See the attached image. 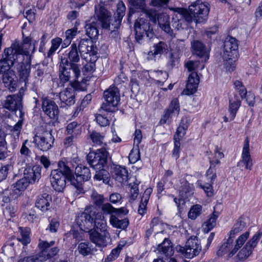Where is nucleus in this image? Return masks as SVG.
I'll use <instances>...</instances> for the list:
<instances>
[{"label": "nucleus", "mask_w": 262, "mask_h": 262, "mask_svg": "<svg viewBox=\"0 0 262 262\" xmlns=\"http://www.w3.org/2000/svg\"><path fill=\"white\" fill-rule=\"evenodd\" d=\"M249 236L250 232L248 231L239 236L236 239L235 246L232 250L231 249L232 247V241L229 238L226 242L223 243L220 246L219 250L217 251V256L221 257L225 254L229 253L228 257H232L242 248L236 256L239 260H244L247 258L252 254L254 248L256 247L261 237V233L260 232H256L245 244Z\"/></svg>", "instance_id": "obj_1"}, {"label": "nucleus", "mask_w": 262, "mask_h": 262, "mask_svg": "<svg viewBox=\"0 0 262 262\" xmlns=\"http://www.w3.org/2000/svg\"><path fill=\"white\" fill-rule=\"evenodd\" d=\"M67 56L68 58L61 56L59 65L60 79L63 82L70 81L71 78H73V81H76L80 75V70L77 64L80 58L76 43L72 44Z\"/></svg>", "instance_id": "obj_2"}, {"label": "nucleus", "mask_w": 262, "mask_h": 262, "mask_svg": "<svg viewBox=\"0 0 262 262\" xmlns=\"http://www.w3.org/2000/svg\"><path fill=\"white\" fill-rule=\"evenodd\" d=\"M50 182L54 189L58 192H61L65 188L67 180L75 187H80L76 183L74 176L67 163L62 161L58 163V168L51 171L50 175Z\"/></svg>", "instance_id": "obj_3"}, {"label": "nucleus", "mask_w": 262, "mask_h": 262, "mask_svg": "<svg viewBox=\"0 0 262 262\" xmlns=\"http://www.w3.org/2000/svg\"><path fill=\"white\" fill-rule=\"evenodd\" d=\"M170 9L181 15L188 23L194 20L196 23H201L207 19L210 7L208 4L197 1L189 6L188 10L181 8Z\"/></svg>", "instance_id": "obj_4"}, {"label": "nucleus", "mask_w": 262, "mask_h": 262, "mask_svg": "<svg viewBox=\"0 0 262 262\" xmlns=\"http://www.w3.org/2000/svg\"><path fill=\"white\" fill-rule=\"evenodd\" d=\"M24 50L18 42H14L11 47L4 50V57L0 60V72L4 73L11 71V67L15 68L17 60H22L23 54H28Z\"/></svg>", "instance_id": "obj_5"}, {"label": "nucleus", "mask_w": 262, "mask_h": 262, "mask_svg": "<svg viewBox=\"0 0 262 262\" xmlns=\"http://www.w3.org/2000/svg\"><path fill=\"white\" fill-rule=\"evenodd\" d=\"M54 140L52 130L43 129L41 133H38L34 136L33 142L38 149L46 151L52 148Z\"/></svg>", "instance_id": "obj_6"}, {"label": "nucleus", "mask_w": 262, "mask_h": 262, "mask_svg": "<svg viewBox=\"0 0 262 262\" xmlns=\"http://www.w3.org/2000/svg\"><path fill=\"white\" fill-rule=\"evenodd\" d=\"M210 168L206 173V178L208 182H204L203 183L201 181L197 182V184L201 189L204 190L208 196H212L213 195L212 184L216 178L215 167L216 165L220 164V162L216 160L215 161H210Z\"/></svg>", "instance_id": "obj_7"}, {"label": "nucleus", "mask_w": 262, "mask_h": 262, "mask_svg": "<svg viewBox=\"0 0 262 262\" xmlns=\"http://www.w3.org/2000/svg\"><path fill=\"white\" fill-rule=\"evenodd\" d=\"M176 248L178 252L187 258H192L198 255L201 250L200 242L195 237L188 239L185 247L178 245Z\"/></svg>", "instance_id": "obj_8"}, {"label": "nucleus", "mask_w": 262, "mask_h": 262, "mask_svg": "<svg viewBox=\"0 0 262 262\" xmlns=\"http://www.w3.org/2000/svg\"><path fill=\"white\" fill-rule=\"evenodd\" d=\"M95 16L97 18L103 29L112 32L115 31V28H112L113 19H111V13L106 9L103 3H100L95 6Z\"/></svg>", "instance_id": "obj_9"}, {"label": "nucleus", "mask_w": 262, "mask_h": 262, "mask_svg": "<svg viewBox=\"0 0 262 262\" xmlns=\"http://www.w3.org/2000/svg\"><path fill=\"white\" fill-rule=\"evenodd\" d=\"M108 152L105 148L97 149L88 156V163L95 169L103 168L107 163Z\"/></svg>", "instance_id": "obj_10"}, {"label": "nucleus", "mask_w": 262, "mask_h": 262, "mask_svg": "<svg viewBox=\"0 0 262 262\" xmlns=\"http://www.w3.org/2000/svg\"><path fill=\"white\" fill-rule=\"evenodd\" d=\"M103 96L106 102L103 103L101 108L107 112L114 111L120 101L119 91L116 88H110L105 91Z\"/></svg>", "instance_id": "obj_11"}, {"label": "nucleus", "mask_w": 262, "mask_h": 262, "mask_svg": "<svg viewBox=\"0 0 262 262\" xmlns=\"http://www.w3.org/2000/svg\"><path fill=\"white\" fill-rule=\"evenodd\" d=\"M134 29L136 39L139 42L144 37L151 38L153 35L152 29L149 21L143 18H139L135 23Z\"/></svg>", "instance_id": "obj_12"}, {"label": "nucleus", "mask_w": 262, "mask_h": 262, "mask_svg": "<svg viewBox=\"0 0 262 262\" xmlns=\"http://www.w3.org/2000/svg\"><path fill=\"white\" fill-rule=\"evenodd\" d=\"M24 92L25 90L21 88L17 94L8 96L4 102V107L12 112L19 110L21 117V101Z\"/></svg>", "instance_id": "obj_13"}, {"label": "nucleus", "mask_w": 262, "mask_h": 262, "mask_svg": "<svg viewBox=\"0 0 262 262\" xmlns=\"http://www.w3.org/2000/svg\"><path fill=\"white\" fill-rule=\"evenodd\" d=\"M95 211L88 210L81 214L77 219L76 221L80 228L85 232L89 231L93 229V223L94 220V216Z\"/></svg>", "instance_id": "obj_14"}, {"label": "nucleus", "mask_w": 262, "mask_h": 262, "mask_svg": "<svg viewBox=\"0 0 262 262\" xmlns=\"http://www.w3.org/2000/svg\"><path fill=\"white\" fill-rule=\"evenodd\" d=\"M55 242L52 241L48 242L46 241L39 240L38 247L40 249V254L42 262L55 256L59 252V249L57 247H53L50 250L48 248L53 246Z\"/></svg>", "instance_id": "obj_15"}, {"label": "nucleus", "mask_w": 262, "mask_h": 262, "mask_svg": "<svg viewBox=\"0 0 262 262\" xmlns=\"http://www.w3.org/2000/svg\"><path fill=\"white\" fill-rule=\"evenodd\" d=\"M79 52L89 55L91 60L96 61L97 59V48L94 45L93 41L89 39H81L78 43Z\"/></svg>", "instance_id": "obj_16"}, {"label": "nucleus", "mask_w": 262, "mask_h": 262, "mask_svg": "<svg viewBox=\"0 0 262 262\" xmlns=\"http://www.w3.org/2000/svg\"><path fill=\"white\" fill-rule=\"evenodd\" d=\"M24 58L22 60H18L14 68L18 74L19 81L24 83L25 85L26 86L29 83L31 64L29 62H24Z\"/></svg>", "instance_id": "obj_17"}, {"label": "nucleus", "mask_w": 262, "mask_h": 262, "mask_svg": "<svg viewBox=\"0 0 262 262\" xmlns=\"http://www.w3.org/2000/svg\"><path fill=\"white\" fill-rule=\"evenodd\" d=\"M99 233L96 230L89 231L91 241L99 247H105L111 242V236L108 232Z\"/></svg>", "instance_id": "obj_18"}, {"label": "nucleus", "mask_w": 262, "mask_h": 262, "mask_svg": "<svg viewBox=\"0 0 262 262\" xmlns=\"http://www.w3.org/2000/svg\"><path fill=\"white\" fill-rule=\"evenodd\" d=\"M180 107L178 98L172 99L165 112L164 114L160 120V124L166 123L172 117H177L180 112Z\"/></svg>", "instance_id": "obj_19"}, {"label": "nucleus", "mask_w": 262, "mask_h": 262, "mask_svg": "<svg viewBox=\"0 0 262 262\" xmlns=\"http://www.w3.org/2000/svg\"><path fill=\"white\" fill-rule=\"evenodd\" d=\"M75 174L76 176V183L80 185V187L76 188L81 191L82 182L89 180L91 178L90 170L84 165H78L75 168Z\"/></svg>", "instance_id": "obj_20"}, {"label": "nucleus", "mask_w": 262, "mask_h": 262, "mask_svg": "<svg viewBox=\"0 0 262 262\" xmlns=\"http://www.w3.org/2000/svg\"><path fill=\"white\" fill-rule=\"evenodd\" d=\"M237 40L231 36H228L224 42L223 58L237 56Z\"/></svg>", "instance_id": "obj_21"}, {"label": "nucleus", "mask_w": 262, "mask_h": 262, "mask_svg": "<svg viewBox=\"0 0 262 262\" xmlns=\"http://www.w3.org/2000/svg\"><path fill=\"white\" fill-rule=\"evenodd\" d=\"M237 166L239 167L245 166L246 169L251 170L252 168V160L250 154L249 140L246 138L245 140L243 152L242 155V160L238 163Z\"/></svg>", "instance_id": "obj_22"}, {"label": "nucleus", "mask_w": 262, "mask_h": 262, "mask_svg": "<svg viewBox=\"0 0 262 262\" xmlns=\"http://www.w3.org/2000/svg\"><path fill=\"white\" fill-rule=\"evenodd\" d=\"M42 108L45 113L50 118H55L59 113L58 106L54 101L50 99L43 100Z\"/></svg>", "instance_id": "obj_23"}, {"label": "nucleus", "mask_w": 262, "mask_h": 262, "mask_svg": "<svg viewBox=\"0 0 262 262\" xmlns=\"http://www.w3.org/2000/svg\"><path fill=\"white\" fill-rule=\"evenodd\" d=\"M41 168L38 165L26 168L24 170L25 178L29 183H35L41 177Z\"/></svg>", "instance_id": "obj_24"}, {"label": "nucleus", "mask_w": 262, "mask_h": 262, "mask_svg": "<svg viewBox=\"0 0 262 262\" xmlns=\"http://www.w3.org/2000/svg\"><path fill=\"white\" fill-rule=\"evenodd\" d=\"M200 82V77L196 72H191L189 75L186 84V89L183 91L186 95H191L196 91Z\"/></svg>", "instance_id": "obj_25"}, {"label": "nucleus", "mask_w": 262, "mask_h": 262, "mask_svg": "<svg viewBox=\"0 0 262 262\" xmlns=\"http://www.w3.org/2000/svg\"><path fill=\"white\" fill-rule=\"evenodd\" d=\"M15 78V72L13 70L2 74V80L5 87L12 92L16 90L17 81Z\"/></svg>", "instance_id": "obj_26"}, {"label": "nucleus", "mask_w": 262, "mask_h": 262, "mask_svg": "<svg viewBox=\"0 0 262 262\" xmlns=\"http://www.w3.org/2000/svg\"><path fill=\"white\" fill-rule=\"evenodd\" d=\"M51 202V196L45 193L37 196L35 202V207L42 212H46L49 210Z\"/></svg>", "instance_id": "obj_27"}, {"label": "nucleus", "mask_w": 262, "mask_h": 262, "mask_svg": "<svg viewBox=\"0 0 262 262\" xmlns=\"http://www.w3.org/2000/svg\"><path fill=\"white\" fill-rule=\"evenodd\" d=\"M59 98L61 103L67 105H72L75 103V91L73 88H67L59 93Z\"/></svg>", "instance_id": "obj_28"}, {"label": "nucleus", "mask_w": 262, "mask_h": 262, "mask_svg": "<svg viewBox=\"0 0 262 262\" xmlns=\"http://www.w3.org/2000/svg\"><path fill=\"white\" fill-rule=\"evenodd\" d=\"M125 10L126 7L124 3L121 1L119 2L117 4V11L113 19L112 28H115V30L119 28L121 20L125 15Z\"/></svg>", "instance_id": "obj_29"}, {"label": "nucleus", "mask_w": 262, "mask_h": 262, "mask_svg": "<svg viewBox=\"0 0 262 262\" xmlns=\"http://www.w3.org/2000/svg\"><path fill=\"white\" fill-rule=\"evenodd\" d=\"M114 177L116 181L121 184L126 183L128 179L127 170L120 165H116L114 168Z\"/></svg>", "instance_id": "obj_30"}, {"label": "nucleus", "mask_w": 262, "mask_h": 262, "mask_svg": "<svg viewBox=\"0 0 262 262\" xmlns=\"http://www.w3.org/2000/svg\"><path fill=\"white\" fill-rule=\"evenodd\" d=\"M235 95L233 97L231 95L229 97V113L230 120H233L237 113V111L241 106V101L239 100Z\"/></svg>", "instance_id": "obj_31"}, {"label": "nucleus", "mask_w": 262, "mask_h": 262, "mask_svg": "<svg viewBox=\"0 0 262 262\" xmlns=\"http://www.w3.org/2000/svg\"><path fill=\"white\" fill-rule=\"evenodd\" d=\"M192 52L193 54L202 57L208 58V53L205 46L199 40H194L191 42Z\"/></svg>", "instance_id": "obj_32"}, {"label": "nucleus", "mask_w": 262, "mask_h": 262, "mask_svg": "<svg viewBox=\"0 0 262 262\" xmlns=\"http://www.w3.org/2000/svg\"><path fill=\"white\" fill-rule=\"evenodd\" d=\"M157 250L159 253L164 254L166 256H171L173 254V250L170 241L165 238L161 244L159 245Z\"/></svg>", "instance_id": "obj_33"}, {"label": "nucleus", "mask_w": 262, "mask_h": 262, "mask_svg": "<svg viewBox=\"0 0 262 262\" xmlns=\"http://www.w3.org/2000/svg\"><path fill=\"white\" fill-rule=\"evenodd\" d=\"M94 217L93 228L96 227L101 232H107V224L104 216L101 213L95 211Z\"/></svg>", "instance_id": "obj_34"}, {"label": "nucleus", "mask_w": 262, "mask_h": 262, "mask_svg": "<svg viewBox=\"0 0 262 262\" xmlns=\"http://www.w3.org/2000/svg\"><path fill=\"white\" fill-rule=\"evenodd\" d=\"M152 191V189L151 188H148L145 190L142 195L138 210V213L142 215L146 213V205Z\"/></svg>", "instance_id": "obj_35"}, {"label": "nucleus", "mask_w": 262, "mask_h": 262, "mask_svg": "<svg viewBox=\"0 0 262 262\" xmlns=\"http://www.w3.org/2000/svg\"><path fill=\"white\" fill-rule=\"evenodd\" d=\"M110 223L113 227L122 230L125 229L129 224V221L127 219L119 220L114 215L110 216Z\"/></svg>", "instance_id": "obj_36"}, {"label": "nucleus", "mask_w": 262, "mask_h": 262, "mask_svg": "<svg viewBox=\"0 0 262 262\" xmlns=\"http://www.w3.org/2000/svg\"><path fill=\"white\" fill-rule=\"evenodd\" d=\"M19 42L18 41H17ZM23 45L19 43V45L24 50L28 51V54H23V58L25 56H28L30 53H33L35 51V41H33L29 37H25L23 38Z\"/></svg>", "instance_id": "obj_37"}, {"label": "nucleus", "mask_w": 262, "mask_h": 262, "mask_svg": "<svg viewBox=\"0 0 262 262\" xmlns=\"http://www.w3.org/2000/svg\"><path fill=\"white\" fill-rule=\"evenodd\" d=\"M89 137L94 144L97 146H106L104 143V135L100 134L95 130H92L89 132Z\"/></svg>", "instance_id": "obj_38"}, {"label": "nucleus", "mask_w": 262, "mask_h": 262, "mask_svg": "<svg viewBox=\"0 0 262 262\" xmlns=\"http://www.w3.org/2000/svg\"><path fill=\"white\" fill-rule=\"evenodd\" d=\"M28 180L26 178H23L12 185V190L16 194H18L24 191L28 187Z\"/></svg>", "instance_id": "obj_39"}, {"label": "nucleus", "mask_w": 262, "mask_h": 262, "mask_svg": "<svg viewBox=\"0 0 262 262\" xmlns=\"http://www.w3.org/2000/svg\"><path fill=\"white\" fill-rule=\"evenodd\" d=\"M182 185L181 187L180 194L182 197L186 198L193 193V186L189 184L185 179L181 180Z\"/></svg>", "instance_id": "obj_40"}, {"label": "nucleus", "mask_w": 262, "mask_h": 262, "mask_svg": "<svg viewBox=\"0 0 262 262\" xmlns=\"http://www.w3.org/2000/svg\"><path fill=\"white\" fill-rule=\"evenodd\" d=\"M217 217L218 213L213 212L209 219L202 225V228L204 232H208L215 226Z\"/></svg>", "instance_id": "obj_41"}, {"label": "nucleus", "mask_w": 262, "mask_h": 262, "mask_svg": "<svg viewBox=\"0 0 262 262\" xmlns=\"http://www.w3.org/2000/svg\"><path fill=\"white\" fill-rule=\"evenodd\" d=\"M3 253L9 257V262H13L12 258L15 253V243L12 241L8 242L3 247Z\"/></svg>", "instance_id": "obj_42"}, {"label": "nucleus", "mask_w": 262, "mask_h": 262, "mask_svg": "<svg viewBox=\"0 0 262 262\" xmlns=\"http://www.w3.org/2000/svg\"><path fill=\"white\" fill-rule=\"evenodd\" d=\"M96 172L94 176V179L97 181H102L103 183L108 184L110 176L108 172L103 168L96 169Z\"/></svg>", "instance_id": "obj_43"}, {"label": "nucleus", "mask_w": 262, "mask_h": 262, "mask_svg": "<svg viewBox=\"0 0 262 262\" xmlns=\"http://www.w3.org/2000/svg\"><path fill=\"white\" fill-rule=\"evenodd\" d=\"M86 34L91 39H96L99 35V31L94 22L87 23L85 26Z\"/></svg>", "instance_id": "obj_44"}, {"label": "nucleus", "mask_w": 262, "mask_h": 262, "mask_svg": "<svg viewBox=\"0 0 262 262\" xmlns=\"http://www.w3.org/2000/svg\"><path fill=\"white\" fill-rule=\"evenodd\" d=\"M188 127V124L186 121L184 122L182 120L179 126L178 127L177 132L174 137V140H179L180 141L181 139L184 137L186 134V131Z\"/></svg>", "instance_id": "obj_45"}, {"label": "nucleus", "mask_w": 262, "mask_h": 262, "mask_svg": "<svg viewBox=\"0 0 262 262\" xmlns=\"http://www.w3.org/2000/svg\"><path fill=\"white\" fill-rule=\"evenodd\" d=\"M246 227V223L242 220L241 218L239 219L234 225L232 229L230 231V236L233 237L241 232Z\"/></svg>", "instance_id": "obj_46"}, {"label": "nucleus", "mask_w": 262, "mask_h": 262, "mask_svg": "<svg viewBox=\"0 0 262 262\" xmlns=\"http://www.w3.org/2000/svg\"><path fill=\"white\" fill-rule=\"evenodd\" d=\"M19 231L21 235V238L19 240L23 243V244L26 245L29 244L30 242V238L29 236L30 229L29 228L26 227H19Z\"/></svg>", "instance_id": "obj_47"}, {"label": "nucleus", "mask_w": 262, "mask_h": 262, "mask_svg": "<svg viewBox=\"0 0 262 262\" xmlns=\"http://www.w3.org/2000/svg\"><path fill=\"white\" fill-rule=\"evenodd\" d=\"M62 41V40L60 37H56L52 40V46L47 53V57L50 58L53 55L61 44Z\"/></svg>", "instance_id": "obj_48"}, {"label": "nucleus", "mask_w": 262, "mask_h": 262, "mask_svg": "<svg viewBox=\"0 0 262 262\" xmlns=\"http://www.w3.org/2000/svg\"><path fill=\"white\" fill-rule=\"evenodd\" d=\"M142 12L145 13L146 16L148 17L149 20L153 23L156 24L157 23V18L160 13H158L156 9L147 8L146 7Z\"/></svg>", "instance_id": "obj_49"}, {"label": "nucleus", "mask_w": 262, "mask_h": 262, "mask_svg": "<svg viewBox=\"0 0 262 262\" xmlns=\"http://www.w3.org/2000/svg\"><path fill=\"white\" fill-rule=\"evenodd\" d=\"M78 249L79 252L84 256L88 255L92 252L91 245L89 242L81 243L78 245Z\"/></svg>", "instance_id": "obj_50"}, {"label": "nucleus", "mask_w": 262, "mask_h": 262, "mask_svg": "<svg viewBox=\"0 0 262 262\" xmlns=\"http://www.w3.org/2000/svg\"><path fill=\"white\" fill-rule=\"evenodd\" d=\"M202 207L200 205L196 204L192 206L188 213V216L191 220H195L199 216L202 211Z\"/></svg>", "instance_id": "obj_51"}, {"label": "nucleus", "mask_w": 262, "mask_h": 262, "mask_svg": "<svg viewBox=\"0 0 262 262\" xmlns=\"http://www.w3.org/2000/svg\"><path fill=\"white\" fill-rule=\"evenodd\" d=\"M67 132L69 135L75 136L79 135L80 133V130L78 128V123L74 121L68 124L67 126Z\"/></svg>", "instance_id": "obj_52"}, {"label": "nucleus", "mask_w": 262, "mask_h": 262, "mask_svg": "<svg viewBox=\"0 0 262 262\" xmlns=\"http://www.w3.org/2000/svg\"><path fill=\"white\" fill-rule=\"evenodd\" d=\"M237 56L235 57H229V58H224L225 65L227 70L229 72L233 71L235 68V61Z\"/></svg>", "instance_id": "obj_53"}, {"label": "nucleus", "mask_w": 262, "mask_h": 262, "mask_svg": "<svg viewBox=\"0 0 262 262\" xmlns=\"http://www.w3.org/2000/svg\"><path fill=\"white\" fill-rule=\"evenodd\" d=\"M167 46L164 42L160 41L158 43L155 45L154 46V52L152 51L148 53V55L150 56L153 55H158L162 54L164 50L166 49Z\"/></svg>", "instance_id": "obj_54"}, {"label": "nucleus", "mask_w": 262, "mask_h": 262, "mask_svg": "<svg viewBox=\"0 0 262 262\" xmlns=\"http://www.w3.org/2000/svg\"><path fill=\"white\" fill-rule=\"evenodd\" d=\"M91 197L93 203L96 206L99 207L103 205L104 201V198L103 195L98 193L96 191H93Z\"/></svg>", "instance_id": "obj_55"}, {"label": "nucleus", "mask_w": 262, "mask_h": 262, "mask_svg": "<svg viewBox=\"0 0 262 262\" xmlns=\"http://www.w3.org/2000/svg\"><path fill=\"white\" fill-rule=\"evenodd\" d=\"M18 262H42L40 252L20 258Z\"/></svg>", "instance_id": "obj_56"}, {"label": "nucleus", "mask_w": 262, "mask_h": 262, "mask_svg": "<svg viewBox=\"0 0 262 262\" xmlns=\"http://www.w3.org/2000/svg\"><path fill=\"white\" fill-rule=\"evenodd\" d=\"M130 5L138 11L143 12L146 7L144 0H129Z\"/></svg>", "instance_id": "obj_57"}, {"label": "nucleus", "mask_w": 262, "mask_h": 262, "mask_svg": "<svg viewBox=\"0 0 262 262\" xmlns=\"http://www.w3.org/2000/svg\"><path fill=\"white\" fill-rule=\"evenodd\" d=\"M139 182H134L130 190L129 202H133L136 200L139 194L138 185Z\"/></svg>", "instance_id": "obj_58"}, {"label": "nucleus", "mask_w": 262, "mask_h": 262, "mask_svg": "<svg viewBox=\"0 0 262 262\" xmlns=\"http://www.w3.org/2000/svg\"><path fill=\"white\" fill-rule=\"evenodd\" d=\"M140 158V150L138 148H134L130 151L128 159L131 163H135Z\"/></svg>", "instance_id": "obj_59"}, {"label": "nucleus", "mask_w": 262, "mask_h": 262, "mask_svg": "<svg viewBox=\"0 0 262 262\" xmlns=\"http://www.w3.org/2000/svg\"><path fill=\"white\" fill-rule=\"evenodd\" d=\"M185 46V40L184 39H176L172 41L170 47L172 50H176L178 52H180L184 49Z\"/></svg>", "instance_id": "obj_60"}, {"label": "nucleus", "mask_w": 262, "mask_h": 262, "mask_svg": "<svg viewBox=\"0 0 262 262\" xmlns=\"http://www.w3.org/2000/svg\"><path fill=\"white\" fill-rule=\"evenodd\" d=\"M170 17L168 14L165 13H160L157 18V22L160 26L169 23Z\"/></svg>", "instance_id": "obj_61"}, {"label": "nucleus", "mask_w": 262, "mask_h": 262, "mask_svg": "<svg viewBox=\"0 0 262 262\" xmlns=\"http://www.w3.org/2000/svg\"><path fill=\"white\" fill-rule=\"evenodd\" d=\"M169 0H151L149 5L157 8H163L167 6Z\"/></svg>", "instance_id": "obj_62"}, {"label": "nucleus", "mask_w": 262, "mask_h": 262, "mask_svg": "<svg viewBox=\"0 0 262 262\" xmlns=\"http://www.w3.org/2000/svg\"><path fill=\"white\" fill-rule=\"evenodd\" d=\"M200 66V62L198 61L190 60L185 63V66L189 72H194Z\"/></svg>", "instance_id": "obj_63"}, {"label": "nucleus", "mask_w": 262, "mask_h": 262, "mask_svg": "<svg viewBox=\"0 0 262 262\" xmlns=\"http://www.w3.org/2000/svg\"><path fill=\"white\" fill-rule=\"evenodd\" d=\"M101 210L104 213L109 214L111 215H113V213H115L116 208L113 207L111 204L107 203L102 205Z\"/></svg>", "instance_id": "obj_64"}]
</instances>
